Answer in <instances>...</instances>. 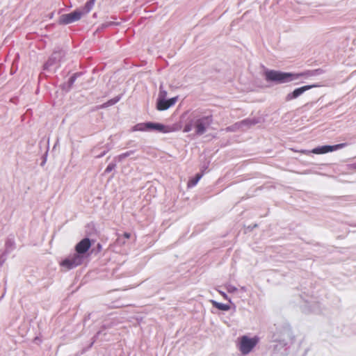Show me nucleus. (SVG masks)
I'll use <instances>...</instances> for the list:
<instances>
[{
	"label": "nucleus",
	"instance_id": "nucleus-7",
	"mask_svg": "<svg viewBox=\"0 0 356 356\" xmlns=\"http://www.w3.org/2000/svg\"><path fill=\"white\" fill-rule=\"evenodd\" d=\"M346 145V143H339L334 145H324L313 149L311 152L316 154H322L330 152L336 151L337 149L345 147Z\"/></svg>",
	"mask_w": 356,
	"mask_h": 356
},
{
	"label": "nucleus",
	"instance_id": "nucleus-19",
	"mask_svg": "<svg viewBox=\"0 0 356 356\" xmlns=\"http://www.w3.org/2000/svg\"><path fill=\"white\" fill-rule=\"evenodd\" d=\"M350 168L356 170V162L350 165Z\"/></svg>",
	"mask_w": 356,
	"mask_h": 356
},
{
	"label": "nucleus",
	"instance_id": "nucleus-5",
	"mask_svg": "<svg viewBox=\"0 0 356 356\" xmlns=\"http://www.w3.org/2000/svg\"><path fill=\"white\" fill-rule=\"evenodd\" d=\"M82 263V257L79 254H74L68 258L64 259L61 263L60 266L65 268L67 270L74 268Z\"/></svg>",
	"mask_w": 356,
	"mask_h": 356
},
{
	"label": "nucleus",
	"instance_id": "nucleus-2",
	"mask_svg": "<svg viewBox=\"0 0 356 356\" xmlns=\"http://www.w3.org/2000/svg\"><path fill=\"white\" fill-rule=\"evenodd\" d=\"M239 340V350L243 355H247L250 353L259 342L257 337L249 338L247 336H243Z\"/></svg>",
	"mask_w": 356,
	"mask_h": 356
},
{
	"label": "nucleus",
	"instance_id": "nucleus-4",
	"mask_svg": "<svg viewBox=\"0 0 356 356\" xmlns=\"http://www.w3.org/2000/svg\"><path fill=\"white\" fill-rule=\"evenodd\" d=\"M138 129L140 131H145L147 129H155L163 133L172 131V129L166 126L159 123L147 122L139 124L137 125Z\"/></svg>",
	"mask_w": 356,
	"mask_h": 356
},
{
	"label": "nucleus",
	"instance_id": "nucleus-9",
	"mask_svg": "<svg viewBox=\"0 0 356 356\" xmlns=\"http://www.w3.org/2000/svg\"><path fill=\"white\" fill-rule=\"evenodd\" d=\"M91 243L89 238H85L78 243L75 247V250L79 254L86 253L90 248Z\"/></svg>",
	"mask_w": 356,
	"mask_h": 356
},
{
	"label": "nucleus",
	"instance_id": "nucleus-15",
	"mask_svg": "<svg viewBox=\"0 0 356 356\" xmlns=\"http://www.w3.org/2000/svg\"><path fill=\"white\" fill-rule=\"evenodd\" d=\"M115 167V165L113 163H110L106 168L105 172H109L112 171Z\"/></svg>",
	"mask_w": 356,
	"mask_h": 356
},
{
	"label": "nucleus",
	"instance_id": "nucleus-17",
	"mask_svg": "<svg viewBox=\"0 0 356 356\" xmlns=\"http://www.w3.org/2000/svg\"><path fill=\"white\" fill-rule=\"evenodd\" d=\"M132 152H127L126 153L122 154L119 156L120 160H122V159H124L127 156H129L131 154Z\"/></svg>",
	"mask_w": 356,
	"mask_h": 356
},
{
	"label": "nucleus",
	"instance_id": "nucleus-18",
	"mask_svg": "<svg viewBox=\"0 0 356 356\" xmlns=\"http://www.w3.org/2000/svg\"><path fill=\"white\" fill-rule=\"evenodd\" d=\"M123 236L127 238V239H129L130 237H131V234L128 232H124L123 234Z\"/></svg>",
	"mask_w": 356,
	"mask_h": 356
},
{
	"label": "nucleus",
	"instance_id": "nucleus-1",
	"mask_svg": "<svg viewBox=\"0 0 356 356\" xmlns=\"http://www.w3.org/2000/svg\"><path fill=\"white\" fill-rule=\"evenodd\" d=\"M304 73L293 74L290 72H282L276 70H268L265 72L266 79L268 81H275L278 83H284L292 81L304 76Z\"/></svg>",
	"mask_w": 356,
	"mask_h": 356
},
{
	"label": "nucleus",
	"instance_id": "nucleus-16",
	"mask_svg": "<svg viewBox=\"0 0 356 356\" xmlns=\"http://www.w3.org/2000/svg\"><path fill=\"white\" fill-rule=\"evenodd\" d=\"M192 129V124H186L184 128V132H189L191 131Z\"/></svg>",
	"mask_w": 356,
	"mask_h": 356
},
{
	"label": "nucleus",
	"instance_id": "nucleus-11",
	"mask_svg": "<svg viewBox=\"0 0 356 356\" xmlns=\"http://www.w3.org/2000/svg\"><path fill=\"white\" fill-rule=\"evenodd\" d=\"M202 175L201 174H199V173L197 174L195 176V177L191 179L188 181V182L187 184V186L188 188H192V187L195 186L197 184V182L200 181V179L202 178Z\"/></svg>",
	"mask_w": 356,
	"mask_h": 356
},
{
	"label": "nucleus",
	"instance_id": "nucleus-6",
	"mask_svg": "<svg viewBox=\"0 0 356 356\" xmlns=\"http://www.w3.org/2000/svg\"><path fill=\"white\" fill-rule=\"evenodd\" d=\"M83 15L81 10H76L70 13L61 15L60 17V23L63 24H68L78 21Z\"/></svg>",
	"mask_w": 356,
	"mask_h": 356
},
{
	"label": "nucleus",
	"instance_id": "nucleus-20",
	"mask_svg": "<svg viewBox=\"0 0 356 356\" xmlns=\"http://www.w3.org/2000/svg\"><path fill=\"white\" fill-rule=\"evenodd\" d=\"M306 152H307V151H302V153H305V154Z\"/></svg>",
	"mask_w": 356,
	"mask_h": 356
},
{
	"label": "nucleus",
	"instance_id": "nucleus-14",
	"mask_svg": "<svg viewBox=\"0 0 356 356\" xmlns=\"http://www.w3.org/2000/svg\"><path fill=\"white\" fill-rule=\"evenodd\" d=\"M213 305L222 311H228L230 308L229 306L227 305L219 303L215 301L213 302Z\"/></svg>",
	"mask_w": 356,
	"mask_h": 356
},
{
	"label": "nucleus",
	"instance_id": "nucleus-10",
	"mask_svg": "<svg viewBox=\"0 0 356 356\" xmlns=\"http://www.w3.org/2000/svg\"><path fill=\"white\" fill-rule=\"evenodd\" d=\"M315 86H314V85H312V86H305L298 88L296 90H294L293 92L288 94L286 99L287 101H290L293 99L298 97V96L302 95L304 92H305Z\"/></svg>",
	"mask_w": 356,
	"mask_h": 356
},
{
	"label": "nucleus",
	"instance_id": "nucleus-13",
	"mask_svg": "<svg viewBox=\"0 0 356 356\" xmlns=\"http://www.w3.org/2000/svg\"><path fill=\"white\" fill-rule=\"evenodd\" d=\"M120 99V97H116L115 98H113V99L108 100L107 102L102 104V106H100L99 108H106L108 106L114 105L115 104H116L117 102H119Z\"/></svg>",
	"mask_w": 356,
	"mask_h": 356
},
{
	"label": "nucleus",
	"instance_id": "nucleus-8",
	"mask_svg": "<svg viewBox=\"0 0 356 356\" xmlns=\"http://www.w3.org/2000/svg\"><path fill=\"white\" fill-rule=\"evenodd\" d=\"M177 101V97L169 99H160L157 102L156 108L159 111H165L175 104Z\"/></svg>",
	"mask_w": 356,
	"mask_h": 356
},
{
	"label": "nucleus",
	"instance_id": "nucleus-3",
	"mask_svg": "<svg viewBox=\"0 0 356 356\" xmlns=\"http://www.w3.org/2000/svg\"><path fill=\"white\" fill-rule=\"evenodd\" d=\"M212 115L204 116L196 120L194 124L196 134L199 135L203 134L206 131L207 128L212 123Z\"/></svg>",
	"mask_w": 356,
	"mask_h": 356
},
{
	"label": "nucleus",
	"instance_id": "nucleus-12",
	"mask_svg": "<svg viewBox=\"0 0 356 356\" xmlns=\"http://www.w3.org/2000/svg\"><path fill=\"white\" fill-rule=\"evenodd\" d=\"M95 0H90L85 4L84 7L83 8V9L81 10V12L83 13V15H85L90 11V10L92 9V8L93 7V6L95 4Z\"/></svg>",
	"mask_w": 356,
	"mask_h": 356
}]
</instances>
